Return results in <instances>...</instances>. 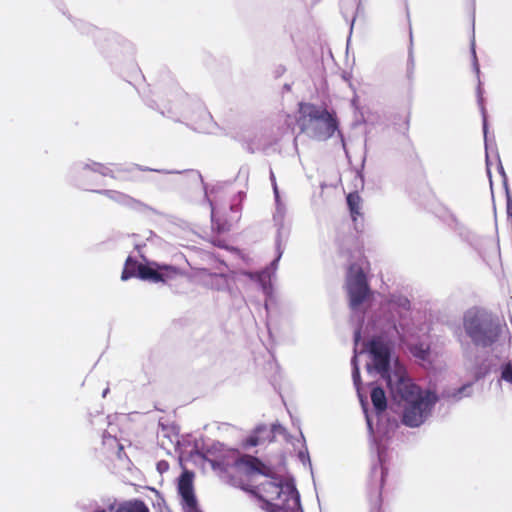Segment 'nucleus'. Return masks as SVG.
I'll list each match as a JSON object with an SVG mask.
<instances>
[{"label": "nucleus", "instance_id": "f257e3e1", "mask_svg": "<svg viewBox=\"0 0 512 512\" xmlns=\"http://www.w3.org/2000/svg\"><path fill=\"white\" fill-rule=\"evenodd\" d=\"M368 352L372 365H367V371L379 373L386 379L391 396L401 409L403 424L421 426L431 415L437 402L436 394L413 384L398 359L390 358L389 347L383 341L372 340Z\"/></svg>", "mask_w": 512, "mask_h": 512}, {"label": "nucleus", "instance_id": "f03ea898", "mask_svg": "<svg viewBox=\"0 0 512 512\" xmlns=\"http://www.w3.org/2000/svg\"><path fill=\"white\" fill-rule=\"evenodd\" d=\"M252 492L266 512H302L299 494L290 481L266 478Z\"/></svg>", "mask_w": 512, "mask_h": 512}, {"label": "nucleus", "instance_id": "7ed1b4c3", "mask_svg": "<svg viewBox=\"0 0 512 512\" xmlns=\"http://www.w3.org/2000/svg\"><path fill=\"white\" fill-rule=\"evenodd\" d=\"M300 117L297 123L302 132L310 138L324 141L337 130V122L326 109H319L312 104H300Z\"/></svg>", "mask_w": 512, "mask_h": 512}, {"label": "nucleus", "instance_id": "20e7f679", "mask_svg": "<svg viewBox=\"0 0 512 512\" xmlns=\"http://www.w3.org/2000/svg\"><path fill=\"white\" fill-rule=\"evenodd\" d=\"M466 333L478 345L492 344L499 336V327L484 312L476 309L467 311L464 316Z\"/></svg>", "mask_w": 512, "mask_h": 512}, {"label": "nucleus", "instance_id": "39448f33", "mask_svg": "<svg viewBox=\"0 0 512 512\" xmlns=\"http://www.w3.org/2000/svg\"><path fill=\"white\" fill-rule=\"evenodd\" d=\"M179 274L176 267L169 265H159L157 263L140 264L128 257L121 275L122 280H127L131 277H139L143 280L151 282H165L168 279L174 278Z\"/></svg>", "mask_w": 512, "mask_h": 512}, {"label": "nucleus", "instance_id": "423d86ee", "mask_svg": "<svg viewBox=\"0 0 512 512\" xmlns=\"http://www.w3.org/2000/svg\"><path fill=\"white\" fill-rule=\"evenodd\" d=\"M346 286L350 297V305L355 308L368 294L365 275L361 267L351 266L349 268Z\"/></svg>", "mask_w": 512, "mask_h": 512}, {"label": "nucleus", "instance_id": "0eeeda50", "mask_svg": "<svg viewBox=\"0 0 512 512\" xmlns=\"http://www.w3.org/2000/svg\"><path fill=\"white\" fill-rule=\"evenodd\" d=\"M178 492L185 512H200L193 490V474L184 471L178 481Z\"/></svg>", "mask_w": 512, "mask_h": 512}, {"label": "nucleus", "instance_id": "6e6552de", "mask_svg": "<svg viewBox=\"0 0 512 512\" xmlns=\"http://www.w3.org/2000/svg\"><path fill=\"white\" fill-rule=\"evenodd\" d=\"M359 340H360V332L357 331L355 333V349H354V356L352 358V366H353L352 377H353L354 385L357 389L358 397L360 399L362 408L366 415L367 426H368L369 430H372L371 419H370L369 415L367 414V402L364 400L362 392H361V388H360V373H359V366H358V362H357V356H358V348L357 347L359 344Z\"/></svg>", "mask_w": 512, "mask_h": 512}, {"label": "nucleus", "instance_id": "1a4fd4ad", "mask_svg": "<svg viewBox=\"0 0 512 512\" xmlns=\"http://www.w3.org/2000/svg\"><path fill=\"white\" fill-rule=\"evenodd\" d=\"M93 512H149L142 501H129L119 506L109 505L107 508L97 509Z\"/></svg>", "mask_w": 512, "mask_h": 512}, {"label": "nucleus", "instance_id": "9d476101", "mask_svg": "<svg viewBox=\"0 0 512 512\" xmlns=\"http://www.w3.org/2000/svg\"><path fill=\"white\" fill-rule=\"evenodd\" d=\"M252 281L259 283L265 293H269L271 273L263 271L261 273H245Z\"/></svg>", "mask_w": 512, "mask_h": 512}, {"label": "nucleus", "instance_id": "9b49d317", "mask_svg": "<svg viewBox=\"0 0 512 512\" xmlns=\"http://www.w3.org/2000/svg\"><path fill=\"white\" fill-rule=\"evenodd\" d=\"M371 400L375 410L379 413L386 409L387 402L384 391L381 388H373L371 391Z\"/></svg>", "mask_w": 512, "mask_h": 512}, {"label": "nucleus", "instance_id": "f8f14e48", "mask_svg": "<svg viewBox=\"0 0 512 512\" xmlns=\"http://www.w3.org/2000/svg\"><path fill=\"white\" fill-rule=\"evenodd\" d=\"M258 465L259 462L255 458L245 457L237 462L236 468L238 470H244L248 473L255 474L259 471Z\"/></svg>", "mask_w": 512, "mask_h": 512}, {"label": "nucleus", "instance_id": "ddd939ff", "mask_svg": "<svg viewBox=\"0 0 512 512\" xmlns=\"http://www.w3.org/2000/svg\"><path fill=\"white\" fill-rule=\"evenodd\" d=\"M107 194L109 195V197L111 199H113L116 202H119L121 204L128 205V206H131L133 208H137L140 205V203L137 202L136 200H134L131 197H129V196L125 195V194H122L120 192L107 191Z\"/></svg>", "mask_w": 512, "mask_h": 512}, {"label": "nucleus", "instance_id": "4468645a", "mask_svg": "<svg viewBox=\"0 0 512 512\" xmlns=\"http://www.w3.org/2000/svg\"><path fill=\"white\" fill-rule=\"evenodd\" d=\"M411 353L423 361H431V351L428 345L426 344H420V345H412L411 346Z\"/></svg>", "mask_w": 512, "mask_h": 512}, {"label": "nucleus", "instance_id": "2eb2a0df", "mask_svg": "<svg viewBox=\"0 0 512 512\" xmlns=\"http://www.w3.org/2000/svg\"><path fill=\"white\" fill-rule=\"evenodd\" d=\"M360 202L361 199L357 193H350L347 196V203L354 220H356V216L360 215Z\"/></svg>", "mask_w": 512, "mask_h": 512}, {"label": "nucleus", "instance_id": "dca6fc26", "mask_svg": "<svg viewBox=\"0 0 512 512\" xmlns=\"http://www.w3.org/2000/svg\"><path fill=\"white\" fill-rule=\"evenodd\" d=\"M389 306L401 316L403 312H407L409 310L410 302L405 297H399L397 300L391 301Z\"/></svg>", "mask_w": 512, "mask_h": 512}, {"label": "nucleus", "instance_id": "f3484780", "mask_svg": "<svg viewBox=\"0 0 512 512\" xmlns=\"http://www.w3.org/2000/svg\"><path fill=\"white\" fill-rule=\"evenodd\" d=\"M266 432H267V428L265 426L258 427L255 430V434L250 436L246 440V446H256V445H258L264 439L262 434H264Z\"/></svg>", "mask_w": 512, "mask_h": 512}, {"label": "nucleus", "instance_id": "a211bd4d", "mask_svg": "<svg viewBox=\"0 0 512 512\" xmlns=\"http://www.w3.org/2000/svg\"><path fill=\"white\" fill-rule=\"evenodd\" d=\"M501 378L512 387V363L502 366Z\"/></svg>", "mask_w": 512, "mask_h": 512}, {"label": "nucleus", "instance_id": "6ab92c4d", "mask_svg": "<svg viewBox=\"0 0 512 512\" xmlns=\"http://www.w3.org/2000/svg\"><path fill=\"white\" fill-rule=\"evenodd\" d=\"M103 444L108 448H117L119 452L122 450V446L119 444L117 439L113 436H104Z\"/></svg>", "mask_w": 512, "mask_h": 512}, {"label": "nucleus", "instance_id": "aec40b11", "mask_svg": "<svg viewBox=\"0 0 512 512\" xmlns=\"http://www.w3.org/2000/svg\"><path fill=\"white\" fill-rule=\"evenodd\" d=\"M272 180H273V190H274L275 200H276V205H277V212H276L275 217H277V216L282 217L283 213H284V209L280 203L278 188H277L274 178Z\"/></svg>", "mask_w": 512, "mask_h": 512}, {"label": "nucleus", "instance_id": "412c9836", "mask_svg": "<svg viewBox=\"0 0 512 512\" xmlns=\"http://www.w3.org/2000/svg\"><path fill=\"white\" fill-rule=\"evenodd\" d=\"M168 469L169 464L166 461L162 460L157 463V470L159 471L160 474L167 472Z\"/></svg>", "mask_w": 512, "mask_h": 512}, {"label": "nucleus", "instance_id": "4be33fe9", "mask_svg": "<svg viewBox=\"0 0 512 512\" xmlns=\"http://www.w3.org/2000/svg\"><path fill=\"white\" fill-rule=\"evenodd\" d=\"M472 54H473V65H474V70L476 71V73H477V74H479V64H478V61H477V57H476V52H475L474 44L472 45Z\"/></svg>", "mask_w": 512, "mask_h": 512}, {"label": "nucleus", "instance_id": "5701e85b", "mask_svg": "<svg viewBox=\"0 0 512 512\" xmlns=\"http://www.w3.org/2000/svg\"><path fill=\"white\" fill-rule=\"evenodd\" d=\"M482 110L484 111L483 108H482ZM483 129H484V134L486 135V133H487V123H486V116H485L484 112H483Z\"/></svg>", "mask_w": 512, "mask_h": 512}, {"label": "nucleus", "instance_id": "b1692460", "mask_svg": "<svg viewBox=\"0 0 512 512\" xmlns=\"http://www.w3.org/2000/svg\"><path fill=\"white\" fill-rule=\"evenodd\" d=\"M211 217H212V220H214L216 217V210L214 207H212V210H211Z\"/></svg>", "mask_w": 512, "mask_h": 512}, {"label": "nucleus", "instance_id": "393cba45", "mask_svg": "<svg viewBox=\"0 0 512 512\" xmlns=\"http://www.w3.org/2000/svg\"><path fill=\"white\" fill-rule=\"evenodd\" d=\"M378 454H379V460L382 462L383 461V455H382V451L380 449H378Z\"/></svg>", "mask_w": 512, "mask_h": 512}, {"label": "nucleus", "instance_id": "a878e982", "mask_svg": "<svg viewBox=\"0 0 512 512\" xmlns=\"http://www.w3.org/2000/svg\"><path fill=\"white\" fill-rule=\"evenodd\" d=\"M363 265H365V262H362L361 265H358V264H354L353 266H356V267H361L362 268V271L364 270V267Z\"/></svg>", "mask_w": 512, "mask_h": 512}, {"label": "nucleus", "instance_id": "bb28decb", "mask_svg": "<svg viewBox=\"0 0 512 512\" xmlns=\"http://www.w3.org/2000/svg\"><path fill=\"white\" fill-rule=\"evenodd\" d=\"M107 393H108V389H105L103 392V397H105Z\"/></svg>", "mask_w": 512, "mask_h": 512}, {"label": "nucleus", "instance_id": "cd10ccee", "mask_svg": "<svg viewBox=\"0 0 512 512\" xmlns=\"http://www.w3.org/2000/svg\"><path fill=\"white\" fill-rule=\"evenodd\" d=\"M279 258H281V255H278V258L275 259V262H278Z\"/></svg>", "mask_w": 512, "mask_h": 512}, {"label": "nucleus", "instance_id": "c85d7f7f", "mask_svg": "<svg viewBox=\"0 0 512 512\" xmlns=\"http://www.w3.org/2000/svg\"><path fill=\"white\" fill-rule=\"evenodd\" d=\"M279 258H281V255H278V258L275 259V262H278Z\"/></svg>", "mask_w": 512, "mask_h": 512}, {"label": "nucleus", "instance_id": "c756f323", "mask_svg": "<svg viewBox=\"0 0 512 512\" xmlns=\"http://www.w3.org/2000/svg\"><path fill=\"white\" fill-rule=\"evenodd\" d=\"M279 258H281V255H278V258L275 259V262H278Z\"/></svg>", "mask_w": 512, "mask_h": 512}]
</instances>
